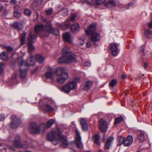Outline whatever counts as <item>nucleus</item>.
Wrapping results in <instances>:
<instances>
[{"mask_svg": "<svg viewBox=\"0 0 152 152\" xmlns=\"http://www.w3.org/2000/svg\"><path fill=\"white\" fill-rule=\"evenodd\" d=\"M134 5V3L133 2H130L128 4V7H126L127 9H128L129 7L130 6H132Z\"/></svg>", "mask_w": 152, "mask_h": 152, "instance_id": "obj_56", "label": "nucleus"}, {"mask_svg": "<svg viewBox=\"0 0 152 152\" xmlns=\"http://www.w3.org/2000/svg\"><path fill=\"white\" fill-rule=\"evenodd\" d=\"M117 83V81L116 80L113 79L110 82L109 85L112 87H114Z\"/></svg>", "mask_w": 152, "mask_h": 152, "instance_id": "obj_39", "label": "nucleus"}, {"mask_svg": "<svg viewBox=\"0 0 152 152\" xmlns=\"http://www.w3.org/2000/svg\"><path fill=\"white\" fill-rule=\"evenodd\" d=\"M68 48L66 46L62 50L63 56L58 60V62L62 64L69 63L72 62H76L75 55L72 52L68 51Z\"/></svg>", "mask_w": 152, "mask_h": 152, "instance_id": "obj_2", "label": "nucleus"}, {"mask_svg": "<svg viewBox=\"0 0 152 152\" xmlns=\"http://www.w3.org/2000/svg\"><path fill=\"white\" fill-rule=\"evenodd\" d=\"M123 118L122 117L116 118L115 120L114 124H117L123 120Z\"/></svg>", "mask_w": 152, "mask_h": 152, "instance_id": "obj_40", "label": "nucleus"}, {"mask_svg": "<svg viewBox=\"0 0 152 152\" xmlns=\"http://www.w3.org/2000/svg\"><path fill=\"white\" fill-rule=\"evenodd\" d=\"M92 83L90 81H87L84 85L85 87L87 88H89L92 85Z\"/></svg>", "mask_w": 152, "mask_h": 152, "instance_id": "obj_38", "label": "nucleus"}, {"mask_svg": "<svg viewBox=\"0 0 152 152\" xmlns=\"http://www.w3.org/2000/svg\"><path fill=\"white\" fill-rule=\"evenodd\" d=\"M46 22V26L45 27V31L46 32L44 36L45 37H48L49 36L48 32L50 33L53 32V28L50 23L49 20L47 18L45 20Z\"/></svg>", "mask_w": 152, "mask_h": 152, "instance_id": "obj_9", "label": "nucleus"}, {"mask_svg": "<svg viewBox=\"0 0 152 152\" xmlns=\"http://www.w3.org/2000/svg\"><path fill=\"white\" fill-rule=\"evenodd\" d=\"M14 7V8H15V9H16V10H18V9H19V6L18 5H15V7Z\"/></svg>", "mask_w": 152, "mask_h": 152, "instance_id": "obj_61", "label": "nucleus"}, {"mask_svg": "<svg viewBox=\"0 0 152 152\" xmlns=\"http://www.w3.org/2000/svg\"><path fill=\"white\" fill-rule=\"evenodd\" d=\"M8 58L7 53L5 52H3L0 54V58L3 60H6Z\"/></svg>", "mask_w": 152, "mask_h": 152, "instance_id": "obj_29", "label": "nucleus"}, {"mask_svg": "<svg viewBox=\"0 0 152 152\" xmlns=\"http://www.w3.org/2000/svg\"><path fill=\"white\" fill-rule=\"evenodd\" d=\"M12 121L10 125L11 127L13 129L17 128L21 123V120L17 117L15 115H13L11 116Z\"/></svg>", "mask_w": 152, "mask_h": 152, "instance_id": "obj_8", "label": "nucleus"}, {"mask_svg": "<svg viewBox=\"0 0 152 152\" xmlns=\"http://www.w3.org/2000/svg\"><path fill=\"white\" fill-rule=\"evenodd\" d=\"M110 49L112 51V54L113 56H115L118 55V50L117 44L111 43L110 45Z\"/></svg>", "mask_w": 152, "mask_h": 152, "instance_id": "obj_11", "label": "nucleus"}, {"mask_svg": "<svg viewBox=\"0 0 152 152\" xmlns=\"http://www.w3.org/2000/svg\"><path fill=\"white\" fill-rule=\"evenodd\" d=\"M148 27L149 28H152V22L151 20L150 23H148Z\"/></svg>", "mask_w": 152, "mask_h": 152, "instance_id": "obj_54", "label": "nucleus"}, {"mask_svg": "<svg viewBox=\"0 0 152 152\" xmlns=\"http://www.w3.org/2000/svg\"><path fill=\"white\" fill-rule=\"evenodd\" d=\"M92 1V3L93 4H97L96 3V1H97V0H91Z\"/></svg>", "mask_w": 152, "mask_h": 152, "instance_id": "obj_60", "label": "nucleus"}, {"mask_svg": "<svg viewBox=\"0 0 152 152\" xmlns=\"http://www.w3.org/2000/svg\"><path fill=\"white\" fill-rule=\"evenodd\" d=\"M80 81L79 79L76 77L73 80L68 82L61 88L60 90L66 93H69L71 91L75 90L77 88V83H80Z\"/></svg>", "mask_w": 152, "mask_h": 152, "instance_id": "obj_5", "label": "nucleus"}, {"mask_svg": "<svg viewBox=\"0 0 152 152\" xmlns=\"http://www.w3.org/2000/svg\"><path fill=\"white\" fill-rule=\"evenodd\" d=\"M115 5L116 3L114 0H110L105 4V6L107 7H112L115 6Z\"/></svg>", "mask_w": 152, "mask_h": 152, "instance_id": "obj_28", "label": "nucleus"}, {"mask_svg": "<svg viewBox=\"0 0 152 152\" xmlns=\"http://www.w3.org/2000/svg\"><path fill=\"white\" fill-rule=\"evenodd\" d=\"M17 61L20 67L23 66L24 64V63L25 62L24 60H23L22 57H20L18 58Z\"/></svg>", "mask_w": 152, "mask_h": 152, "instance_id": "obj_34", "label": "nucleus"}, {"mask_svg": "<svg viewBox=\"0 0 152 152\" xmlns=\"http://www.w3.org/2000/svg\"><path fill=\"white\" fill-rule=\"evenodd\" d=\"M0 47L3 49H6L8 52H11L13 50V48L10 46H6L4 45H0Z\"/></svg>", "mask_w": 152, "mask_h": 152, "instance_id": "obj_31", "label": "nucleus"}, {"mask_svg": "<svg viewBox=\"0 0 152 152\" xmlns=\"http://www.w3.org/2000/svg\"><path fill=\"white\" fill-rule=\"evenodd\" d=\"M93 139H94V142L95 143L98 145L100 144L99 142L100 137L99 134H96L94 135L93 137Z\"/></svg>", "mask_w": 152, "mask_h": 152, "instance_id": "obj_30", "label": "nucleus"}, {"mask_svg": "<svg viewBox=\"0 0 152 152\" xmlns=\"http://www.w3.org/2000/svg\"><path fill=\"white\" fill-rule=\"evenodd\" d=\"M84 66L90 67L91 66V63L90 62H86L84 63Z\"/></svg>", "mask_w": 152, "mask_h": 152, "instance_id": "obj_53", "label": "nucleus"}, {"mask_svg": "<svg viewBox=\"0 0 152 152\" xmlns=\"http://www.w3.org/2000/svg\"><path fill=\"white\" fill-rule=\"evenodd\" d=\"M125 138L123 137H120L119 138L118 140V142L119 144L120 145H121L122 143L124 144V142L125 140Z\"/></svg>", "mask_w": 152, "mask_h": 152, "instance_id": "obj_46", "label": "nucleus"}, {"mask_svg": "<svg viewBox=\"0 0 152 152\" xmlns=\"http://www.w3.org/2000/svg\"><path fill=\"white\" fill-rule=\"evenodd\" d=\"M86 2L89 4H91V2L88 0L86 1Z\"/></svg>", "mask_w": 152, "mask_h": 152, "instance_id": "obj_63", "label": "nucleus"}, {"mask_svg": "<svg viewBox=\"0 0 152 152\" xmlns=\"http://www.w3.org/2000/svg\"><path fill=\"white\" fill-rule=\"evenodd\" d=\"M37 36L36 34H32L30 32L28 34V43H33L35 42V39L37 37Z\"/></svg>", "mask_w": 152, "mask_h": 152, "instance_id": "obj_20", "label": "nucleus"}, {"mask_svg": "<svg viewBox=\"0 0 152 152\" xmlns=\"http://www.w3.org/2000/svg\"><path fill=\"white\" fill-rule=\"evenodd\" d=\"M6 117V116L4 114H1L0 115V120L4 121Z\"/></svg>", "mask_w": 152, "mask_h": 152, "instance_id": "obj_50", "label": "nucleus"}, {"mask_svg": "<svg viewBox=\"0 0 152 152\" xmlns=\"http://www.w3.org/2000/svg\"><path fill=\"white\" fill-rule=\"evenodd\" d=\"M54 75V71L53 69H51L50 71L47 72L45 74V77L48 79H50L53 80Z\"/></svg>", "mask_w": 152, "mask_h": 152, "instance_id": "obj_17", "label": "nucleus"}, {"mask_svg": "<svg viewBox=\"0 0 152 152\" xmlns=\"http://www.w3.org/2000/svg\"><path fill=\"white\" fill-rule=\"evenodd\" d=\"M20 77L22 78H25L26 75V70H22L21 69H20Z\"/></svg>", "mask_w": 152, "mask_h": 152, "instance_id": "obj_32", "label": "nucleus"}, {"mask_svg": "<svg viewBox=\"0 0 152 152\" xmlns=\"http://www.w3.org/2000/svg\"><path fill=\"white\" fill-rule=\"evenodd\" d=\"M26 36V33H23L20 36V40L21 44L22 45H24L25 43Z\"/></svg>", "mask_w": 152, "mask_h": 152, "instance_id": "obj_26", "label": "nucleus"}, {"mask_svg": "<svg viewBox=\"0 0 152 152\" xmlns=\"http://www.w3.org/2000/svg\"><path fill=\"white\" fill-rule=\"evenodd\" d=\"M58 133L53 130H52L49 133L47 138L48 140L52 142V144L56 145L58 144L59 141H61V144L60 147L65 148L68 145V143L66 138L64 135H61V132L59 128H57Z\"/></svg>", "mask_w": 152, "mask_h": 152, "instance_id": "obj_1", "label": "nucleus"}, {"mask_svg": "<svg viewBox=\"0 0 152 152\" xmlns=\"http://www.w3.org/2000/svg\"><path fill=\"white\" fill-rule=\"evenodd\" d=\"M54 123L55 121L53 120L50 119L47 122L46 125L42 123L38 126L36 123L32 122L30 124L29 127L31 132L38 133L40 131H43L46 129L50 127Z\"/></svg>", "mask_w": 152, "mask_h": 152, "instance_id": "obj_3", "label": "nucleus"}, {"mask_svg": "<svg viewBox=\"0 0 152 152\" xmlns=\"http://www.w3.org/2000/svg\"><path fill=\"white\" fill-rule=\"evenodd\" d=\"M40 108L42 110H45L48 112H51L54 110L55 109L48 103L45 102L44 104V107H40Z\"/></svg>", "mask_w": 152, "mask_h": 152, "instance_id": "obj_16", "label": "nucleus"}, {"mask_svg": "<svg viewBox=\"0 0 152 152\" xmlns=\"http://www.w3.org/2000/svg\"><path fill=\"white\" fill-rule=\"evenodd\" d=\"M80 123L81 126L88 124L86 118H80Z\"/></svg>", "mask_w": 152, "mask_h": 152, "instance_id": "obj_37", "label": "nucleus"}, {"mask_svg": "<svg viewBox=\"0 0 152 152\" xmlns=\"http://www.w3.org/2000/svg\"><path fill=\"white\" fill-rule=\"evenodd\" d=\"M145 37L147 38H149L151 37L152 33L151 31L149 29H146L145 30Z\"/></svg>", "mask_w": 152, "mask_h": 152, "instance_id": "obj_33", "label": "nucleus"}, {"mask_svg": "<svg viewBox=\"0 0 152 152\" xmlns=\"http://www.w3.org/2000/svg\"><path fill=\"white\" fill-rule=\"evenodd\" d=\"M91 43L90 42H88L87 44V46L88 48H90L91 46Z\"/></svg>", "mask_w": 152, "mask_h": 152, "instance_id": "obj_57", "label": "nucleus"}, {"mask_svg": "<svg viewBox=\"0 0 152 152\" xmlns=\"http://www.w3.org/2000/svg\"><path fill=\"white\" fill-rule=\"evenodd\" d=\"M59 77L57 79V81L60 84L64 83L69 78L68 74H65V75L59 76Z\"/></svg>", "mask_w": 152, "mask_h": 152, "instance_id": "obj_14", "label": "nucleus"}, {"mask_svg": "<svg viewBox=\"0 0 152 152\" xmlns=\"http://www.w3.org/2000/svg\"><path fill=\"white\" fill-rule=\"evenodd\" d=\"M114 138L112 137H109L105 143L104 149L108 150L110 149L112 146Z\"/></svg>", "mask_w": 152, "mask_h": 152, "instance_id": "obj_15", "label": "nucleus"}, {"mask_svg": "<svg viewBox=\"0 0 152 152\" xmlns=\"http://www.w3.org/2000/svg\"><path fill=\"white\" fill-rule=\"evenodd\" d=\"M106 1V0H97L96 3L97 4H103Z\"/></svg>", "mask_w": 152, "mask_h": 152, "instance_id": "obj_48", "label": "nucleus"}, {"mask_svg": "<svg viewBox=\"0 0 152 152\" xmlns=\"http://www.w3.org/2000/svg\"><path fill=\"white\" fill-rule=\"evenodd\" d=\"M20 138L18 135H17L15 137L14 145L18 148L27 149L29 147L28 143L27 142H20Z\"/></svg>", "mask_w": 152, "mask_h": 152, "instance_id": "obj_6", "label": "nucleus"}, {"mask_svg": "<svg viewBox=\"0 0 152 152\" xmlns=\"http://www.w3.org/2000/svg\"><path fill=\"white\" fill-rule=\"evenodd\" d=\"M99 130L102 132H105L107 131V122L103 119H101L99 120Z\"/></svg>", "mask_w": 152, "mask_h": 152, "instance_id": "obj_10", "label": "nucleus"}, {"mask_svg": "<svg viewBox=\"0 0 152 152\" xmlns=\"http://www.w3.org/2000/svg\"><path fill=\"white\" fill-rule=\"evenodd\" d=\"M70 29L72 32L75 33L79 31L80 25L77 23H75L71 26Z\"/></svg>", "mask_w": 152, "mask_h": 152, "instance_id": "obj_19", "label": "nucleus"}, {"mask_svg": "<svg viewBox=\"0 0 152 152\" xmlns=\"http://www.w3.org/2000/svg\"><path fill=\"white\" fill-rule=\"evenodd\" d=\"M82 128L83 130L84 131H86L88 130V124L82 125Z\"/></svg>", "mask_w": 152, "mask_h": 152, "instance_id": "obj_45", "label": "nucleus"}, {"mask_svg": "<svg viewBox=\"0 0 152 152\" xmlns=\"http://www.w3.org/2000/svg\"><path fill=\"white\" fill-rule=\"evenodd\" d=\"M86 36L85 35H82L80 38L78 39V44L79 45H82L84 43V41L86 39Z\"/></svg>", "mask_w": 152, "mask_h": 152, "instance_id": "obj_24", "label": "nucleus"}, {"mask_svg": "<svg viewBox=\"0 0 152 152\" xmlns=\"http://www.w3.org/2000/svg\"><path fill=\"white\" fill-rule=\"evenodd\" d=\"M66 69L65 68L59 67L55 70V74L57 76L65 75V74H68L66 72Z\"/></svg>", "mask_w": 152, "mask_h": 152, "instance_id": "obj_12", "label": "nucleus"}, {"mask_svg": "<svg viewBox=\"0 0 152 152\" xmlns=\"http://www.w3.org/2000/svg\"><path fill=\"white\" fill-rule=\"evenodd\" d=\"M126 76L125 75H122V78L123 79H125L126 78Z\"/></svg>", "mask_w": 152, "mask_h": 152, "instance_id": "obj_62", "label": "nucleus"}, {"mask_svg": "<svg viewBox=\"0 0 152 152\" xmlns=\"http://www.w3.org/2000/svg\"><path fill=\"white\" fill-rule=\"evenodd\" d=\"M76 145L78 148H81L83 147V144L81 142V138H75Z\"/></svg>", "mask_w": 152, "mask_h": 152, "instance_id": "obj_27", "label": "nucleus"}, {"mask_svg": "<svg viewBox=\"0 0 152 152\" xmlns=\"http://www.w3.org/2000/svg\"><path fill=\"white\" fill-rule=\"evenodd\" d=\"M76 137L75 138H81V137L80 136V134L79 132L77 130H75Z\"/></svg>", "mask_w": 152, "mask_h": 152, "instance_id": "obj_51", "label": "nucleus"}, {"mask_svg": "<svg viewBox=\"0 0 152 152\" xmlns=\"http://www.w3.org/2000/svg\"><path fill=\"white\" fill-rule=\"evenodd\" d=\"M148 64L147 63H144V67L145 69L146 68L147 66H148Z\"/></svg>", "mask_w": 152, "mask_h": 152, "instance_id": "obj_59", "label": "nucleus"}, {"mask_svg": "<svg viewBox=\"0 0 152 152\" xmlns=\"http://www.w3.org/2000/svg\"><path fill=\"white\" fill-rule=\"evenodd\" d=\"M35 58V59H34L33 57L31 56L30 58V61L31 63L28 64L27 63H26L25 65L26 66L34 65L35 64V60L38 61L39 63H42L44 62L45 59V58L44 57L38 54L36 55Z\"/></svg>", "mask_w": 152, "mask_h": 152, "instance_id": "obj_7", "label": "nucleus"}, {"mask_svg": "<svg viewBox=\"0 0 152 152\" xmlns=\"http://www.w3.org/2000/svg\"><path fill=\"white\" fill-rule=\"evenodd\" d=\"M96 29L95 24L92 23L89 26L87 29L85 30L87 35H91V40L93 42L98 41L101 39L99 34L95 32Z\"/></svg>", "mask_w": 152, "mask_h": 152, "instance_id": "obj_4", "label": "nucleus"}, {"mask_svg": "<svg viewBox=\"0 0 152 152\" xmlns=\"http://www.w3.org/2000/svg\"><path fill=\"white\" fill-rule=\"evenodd\" d=\"M45 26L42 24L37 25L34 28V30L36 32L38 33L40 31H45Z\"/></svg>", "mask_w": 152, "mask_h": 152, "instance_id": "obj_22", "label": "nucleus"}, {"mask_svg": "<svg viewBox=\"0 0 152 152\" xmlns=\"http://www.w3.org/2000/svg\"><path fill=\"white\" fill-rule=\"evenodd\" d=\"M76 15L75 13H73L72 14L70 18V20L74 21L76 17Z\"/></svg>", "mask_w": 152, "mask_h": 152, "instance_id": "obj_49", "label": "nucleus"}, {"mask_svg": "<svg viewBox=\"0 0 152 152\" xmlns=\"http://www.w3.org/2000/svg\"><path fill=\"white\" fill-rule=\"evenodd\" d=\"M38 69V68H37L36 69H35L33 71V73H35V72L36 71H37V70Z\"/></svg>", "mask_w": 152, "mask_h": 152, "instance_id": "obj_64", "label": "nucleus"}, {"mask_svg": "<svg viewBox=\"0 0 152 152\" xmlns=\"http://www.w3.org/2000/svg\"><path fill=\"white\" fill-rule=\"evenodd\" d=\"M43 0H36L33 3V5L37 6L41 4Z\"/></svg>", "mask_w": 152, "mask_h": 152, "instance_id": "obj_36", "label": "nucleus"}, {"mask_svg": "<svg viewBox=\"0 0 152 152\" xmlns=\"http://www.w3.org/2000/svg\"><path fill=\"white\" fill-rule=\"evenodd\" d=\"M140 49L141 50V54L142 55L144 56L145 55L144 53V50L143 47H141L140 48Z\"/></svg>", "mask_w": 152, "mask_h": 152, "instance_id": "obj_55", "label": "nucleus"}, {"mask_svg": "<svg viewBox=\"0 0 152 152\" xmlns=\"http://www.w3.org/2000/svg\"><path fill=\"white\" fill-rule=\"evenodd\" d=\"M4 64L3 63H0V75L3 73L4 72Z\"/></svg>", "mask_w": 152, "mask_h": 152, "instance_id": "obj_42", "label": "nucleus"}, {"mask_svg": "<svg viewBox=\"0 0 152 152\" xmlns=\"http://www.w3.org/2000/svg\"><path fill=\"white\" fill-rule=\"evenodd\" d=\"M133 138L132 136H128L125 139L124 145L125 146H128L131 144L133 141Z\"/></svg>", "mask_w": 152, "mask_h": 152, "instance_id": "obj_18", "label": "nucleus"}, {"mask_svg": "<svg viewBox=\"0 0 152 152\" xmlns=\"http://www.w3.org/2000/svg\"><path fill=\"white\" fill-rule=\"evenodd\" d=\"M52 9H49L48 10L46 11V13L47 15H49L50 14H51L52 13Z\"/></svg>", "mask_w": 152, "mask_h": 152, "instance_id": "obj_52", "label": "nucleus"}, {"mask_svg": "<svg viewBox=\"0 0 152 152\" xmlns=\"http://www.w3.org/2000/svg\"><path fill=\"white\" fill-rule=\"evenodd\" d=\"M28 51L30 53H31L34 49V48L31 43H28Z\"/></svg>", "mask_w": 152, "mask_h": 152, "instance_id": "obj_35", "label": "nucleus"}, {"mask_svg": "<svg viewBox=\"0 0 152 152\" xmlns=\"http://www.w3.org/2000/svg\"><path fill=\"white\" fill-rule=\"evenodd\" d=\"M51 33H53L56 35H58L59 34V32L57 28H53V32H52Z\"/></svg>", "mask_w": 152, "mask_h": 152, "instance_id": "obj_44", "label": "nucleus"}, {"mask_svg": "<svg viewBox=\"0 0 152 152\" xmlns=\"http://www.w3.org/2000/svg\"><path fill=\"white\" fill-rule=\"evenodd\" d=\"M62 13L63 16H66L68 15V10L66 8L62 10Z\"/></svg>", "mask_w": 152, "mask_h": 152, "instance_id": "obj_43", "label": "nucleus"}, {"mask_svg": "<svg viewBox=\"0 0 152 152\" xmlns=\"http://www.w3.org/2000/svg\"><path fill=\"white\" fill-rule=\"evenodd\" d=\"M10 2L12 4H15L16 3V0H11Z\"/></svg>", "mask_w": 152, "mask_h": 152, "instance_id": "obj_58", "label": "nucleus"}, {"mask_svg": "<svg viewBox=\"0 0 152 152\" xmlns=\"http://www.w3.org/2000/svg\"><path fill=\"white\" fill-rule=\"evenodd\" d=\"M24 13L25 15L28 16H30L31 14V11L27 9L24 10Z\"/></svg>", "mask_w": 152, "mask_h": 152, "instance_id": "obj_41", "label": "nucleus"}, {"mask_svg": "<svg viewBox=\"0 0 152 152\" xmlns=\"http://www.w3.org/2000/svg\"><path fill=\"white\" fill-rule=\"evenodd\" d=\"M66 22H67V23H66L63 25L62 24L60 25V27L61 29L63 30H65L69 28L70 24L69 21V20H67Z\"/></svg>", "mask_w": 152, "mask_h": 152, "instance_id": "obj_25", "label": "nucleus"}, {"mask_svg": "<svg viewBox=\"0 0 152 152\" xmlns=\"http://www.w3.org/2000/svg\"><path fill=\"white\" fill-rule=\"evenodd\" d=\"M138 138L140 142H142L144 140V133L141 130L138 131Z\"/></svg>", "mask_w": 152, "mask_h": 152, "instance_id": "obj_23", "label": "nucleus"}, {"mask_svg": "<svg viewBox=\"0 0 152 152\" xmlns=\"http://www.w3.org/2000/svg\"><path fill=\"white\" fill-rule=\"evenodd\" d=\"M63 37L64 41L69 43L70 44L72 43L73 42L69 32H66L64 33L63 34Z\"/></svg>", "mask_w": 152, "mask_h": 152, "instance_id": "obj_13", "label": "nucleus"}, {"mask_svg": "<svg viewBox=\"0 0 152 152\" xmlns=\"http://www.w3.org/2000/svg\"><path fill=\"white\" fill-rule=\"evenodd\" d=\"M12 26L19 31L22 30L23 27V24L20 22H15L12 24Z\"/></svg>", "mask_w": 152, "mask_h": 152, "instance_id": "obj_21", "label": "nucleus"}, {"mask_svg": "<svg viewBox=\"0 0 152 152\" xmlns=\"http://www.w3.org/2000/svg\"><path fill=\"white\" fill-rule=\"evenodd\" d=\"M14 17L16 18H19L20 16V13L17 11H14Z\"/></svg>", "mask_w": 152, "mask_h": 152, "instance_id": "obj_47", "label": "nucleus"}]
</instances>
